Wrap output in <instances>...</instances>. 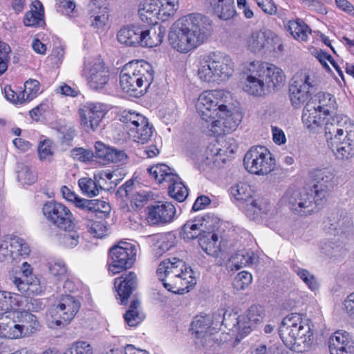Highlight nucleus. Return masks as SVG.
I'll list each match as a JSON object with an SVG mask.
<instances>
[{
  "label": "nucleus",
  "mask_w": 354,
  "mask_h": 354,
  "mask_svg": "<svg viewBox=\"0 0 354 354\" xmlns=\"http://www.w3.org/2000/svg\"><path fill=\"white\" fill-rule=\"evenodd\" d=\"M315 184L309 192H288L290 209L300 216H307L320 209L335 185V174L331 169H315L310 171Z\"/></svg>",
  "instance_id": "obj_1"
},
{
  "label": "nucleus",
  "mask_w": 354,
  "mask_h": 354,
  "mask_svg": "<svg viewBox=\"0 0 354 354\" xmlns=\"http://www.w3.org/2000/svg\"><path fill=\"white\" fill-rule=\"evenodd\" d=\"M212 20L201 13H191L178 19L170 28L168 40L173 48L187 53L204 43L210 35Z\"/></svg>",
  "instance_id": "obj_2"
},
{
  "label": "nucleus",
  "mask_w": 354,
  "mask_h": 354,
  "mask_svg": "<svg viewBox=\"0 0 354 354\" xmlns=\"http://www.w3.org/2000/svg\"><path fill=\"white\" fill-rule=\"evenodd\" d=\"M225 93L222 90H214L202 93L196 102V108L201 118L211 123V130L218 132L216 127L223 125L230 130H235L240 120H234L232 111L223 104Z\"/></svg>",
  "instance_id": "obj_3"
},
{
  "label": "nucleus",
  "mask_w": 354,
  "mask_h": 354,
  "mask_svg": "<svg viewBox=\"0 0 354 354\" xmlns=\"http://www.w3.org/2000/svg\"><path fill=\"white\" fill-rule=\"evenodd\" d=\"M247 71L244 90L251 95L262 96L279 89L284 84L283 71L273 64L252 62L248 64Z\"/></svg>",
  "instance_id": "obj_4"
},
{
  "label": "nucleus",
  "mask_w": 354,
  "mask_h": 354,
  "mask_svg": "<svg viewBox=\"0 0 354 354\" xmlns=\"http://www.w3.org/2000/svg\"><path fill=\"white\" fill-rule=\"evenodd\" d=\"M153 79L154 71L149 62L133 60L123 66L120 73V85L124 92L139 97L147 92Z\"/></svg>",
  "instance_id": "obj_5"
},
{
  "label": "nucleus",
  "mask_w": 354,
  "mask_h": 354,
  "mask_svg": "<svg viewBox=\"0 0 354 354\" xmlns=\"http://www.w3.org/2000/svg\"><path fill=\"white\" fill-rule=\"evenodd\" d=\"M279 336L286 347L297 353L309 349L313 342V333L299 313L286 316L279 328Z\"/></svg>",
  "instance_id": "obj_6"
},
{
  "label": "nucleus",
  "mask_w": 354,
  "mask_h": 354,
  "mask_svg": "<svg viewBox=\"0 0 354 354\" xmlns=\"http://www.w3.org/2000/svg\"><path fill=\"white\" fill-rule=\"evenodd\" d=\"M234 72V63L229 55L214 53L200 63L198 75L201 80L210 82L228 80Z\"/></svg>",
  "instance_id": "obj_7"
},
{
  "label": "nucleus",
  "mask_w": 354,
  "mask_h": 354,
  "mask_svg": "<svg viewBox=\"0 0 354 354\" xmlns=\"http://www.w3.org/2000/svg\"><path fill=\"white\" fill-rule=\"evenodd\" d=\"M156 272L160 280L167 278L168 281L174 282L175 287L181 285L192 288L196 283V279L192 276V268L187 267L183 260L176 257L161 261Z\"/></svg>",
  "instance_id": "obj_8"
},
{
  "label": "nucleus",
  "mask_w": 354,
  "mask_h": 354,
  "mask_svg": "<svg viewBox=\"0 0 354 354\" xmlns=\"http://www.w3.org/2000/svg\"><path fill=\"white\" fill-rule=\"evenodd\" d=\"M243 165L250 173L265 176L272 172L275 167V158L265 147H252L245 153Z\"/></svg>",
  "instance_id": "obj_9"
},
{
  "label": "nucleus",
  "mask_w": 354,
  "mask_h": 354,
  "mask_svg": "<svg viewBox=\"0 0 354 354\" xmlns=\"http://www.w3.org/2000/svg\"><path fill=\"white\" fill-rule=\"evenodd\" d=\"M135 246L127 242H120L111 247L109 252V270L118 274L131 267L136 260Z\"/></svg>",
  "instance_id": "obj_10"
},
{
  "label": "nucleus",
  "mask_w": 354,
  "mask_h": 354,
  "mask_svg": "<svg viewBox=\"0 0 354 354\" xmlns=\"http://www.w3.org/2000/svg\"><path fill=\"white\" fill-rule=\"evenodd\" d=\"M316 91L313 78L306 73L296 74L289 86V97L292 105L299 108Z\"/></svg>",
  "instance_id": "obj_11"
},
{
  "label": "nucleus",
  "mask_w": 354,
  "mask_h": 354,
  "mask_svg": "<svg viewBox=\"0 0 354 354\" xmlns=\"http://www.w3.org/2000/svg\"><path fill=\"white\" fill-rule=\"evenodd\" d=\"M83 75L86 79L88 86L95 91L104 88L110 80L109 69L100 59L85 62Z\"/></svg>",
  "instance_id": "obj_12"
},
{
  "label": "nucleus",
  "mask_w": 354,
  "mask_h": 354,
  "mask_svg": "<svg viewBox=\"0 0 354 354\" xmlns=\"http://www.w3.org/2000/svg\"><path fill=\"white\" fill-rule=\"evenodd\" d=\"M277 36L270 30L252 31L245 39V46L254 53H267L275 50Z\"/></svg>",
  "instance_id": "obj_13"
},
{
  "label": "nucleus",
  "mask_w": 354,
  "mask_h": 354,
  "mask_svg": "<svg viewBox=\"0 0 354 354\" xmlns=\"http://www.w3.org/2000/svg\"><path fill=\"white\" fill-rule=\"evenodd\" d=\"M42 212L47 220L59 229L74 225L73 214L62 203L55 201L47 202L44 205Z\"/></svg>",
  "instance_id": "obj_14"
},
{
  "label": "nucleus",
  "mask_w": 354,
  "mask_h": 354,
  "mask_svg": "<svg viewBox=\"0 0 354 354\" xmlns=\"http://www.w3.org/2000/svg\"><path fill=\"white\" fill-rule=\"evenodd\" d=\"M80 308V302L71 295H62L57 301L53 316L57 326L67 325L75 316Z\"/></svg>",
  "instance_id": "obj_15"
},
{
  "label": "nucleus",
  "mask_w": 354,
  "mask_h": 354,
  "mask_svg": "<svg viewBox=\"0 0 354 354\" xmlns=\"http://www.w3.org/2000/svg\"><path fill=\"white\" fill-rule=\"evenodd\" d=\"M105 111L100 104H88L79 109L81 127L86 131H96L100 127Z\"/></svg>",
  "instance_id": "obj_16"
},
{
  "label": "nucleus",
  "mask_w": 354,
  "mask_h": 354,
  "mask_svg": "<svg viewBox=\"0 0 354 354\" xmlns=\"http://www.w3.org/2000/svg\"><path fill=\"white\" fill-rule=\"evenodd\" d=\"M349 125H354L351 120L344 115L333 117L331 122H326L325 125V136L328 146L336 144L338 140L342 138L348 132Z\"/></svg>",
  "instance_id": "obj_17"
},
{
  "label": "nucleus",
  "mask_w": 354,
  "mask_h": 354,
  "mask_svg": "<svg viewBox=\"0 0 354 354\" xmlns=\"http://www.w3.org/2000/svg\"><path fill=\"white\" fill-rule=\"evenodd\" d=\"M176 214L174 205L168 202H158L148 207L147 221L151 225H162L170 223Z\"/></svg>",
  "instance_id": "obj_18"
},
{
  "label": "nucleus",
  "mask_w": 354,
  "mask_h": 354,
  "mask_svg": "<svg viewBox=\"0 0 354 354\" xmlns=\"http://www.w3.org/2000/svg\"><path fill=\"white\" fill-rule=\"evenodd\" d=\"M348 132L336 144L328 147L337 159L348 160L354 156V125L348 126Z\"/></svg>",
  "instance_id": "obj_19"
},
{
  "label": "nucleus",
  "mask_w": 354,
  "mask_h": 354,
  "mask_svg": "<svg viewBox=\"0 0 354 354\" xmlns=\"http://www.w3.org/2000/svg\"><path fill=\"white\" fill-rule=\"evenodd\" d=\"M137 277L133 272H129L115 281V287L118 292L117 297L120 300V304L126 305L133 291L137 288Z\"/></svg>",
  "instance_id": "obj_20"
},
{
  "label": "nucleus",
  "mask_w": 354,
  "mask_h": 354,
  "mask_svg": "<svg viewBox=\"0 0 354 354\" xmlns=\"http://www.w3.org/2000/svg\"><path fill=\"white\" fill-rule=\"evenodd\" d=\"M328 344L330 354H352L354 351L349 333L346 331L334 333Z\"/></svg>",
  "instance_id": "obj_21"
},
{
  "label": "nucleus",
  "mask_w": 354,
  "mask_h": 354,
  "mask_svg": "<svg viewBox=\"0 0 354 354\" xmlns=\"http://www.w3.org/2000/svg\"><path fill=\"white\" fill-rule=\"evenodd\" d=\"M326 227L334 235H344L346 236L353 230L352 218L347 214L333 215L328 218Z\"/></svg>",
  "instance_id": "obj_22"
},
{
  "label": "nucleus",
  "mask_w": 354,
  "mask_h": 354,
  "mask_svg": "<svg viewBox=\"0 0 354 354\" xmlns=\"http://www.w3.org/2000/svg\"><path fill=\"white\" fill-rule=\"evenodd\" d=\"M264 317V309L260 305H253L246 311L245 314L241 315V320L243 322V335H247L250 331L261 324Z\"/></svg>",
  "instance_id": "obj_23"
},
{
  "label": "nucleus",
  "mask_w": 354,
  "mask_h": 354,
  "mask_svg": "<svg viewBox=\"0 0 354 354\" xmlns=\"http://www.w3.org/2000/svg\"><path fill=\"white\" fill-rule=\"evenodd\" d=\"M95 149L94 156L107 162L123 163L127 158L124 151L107 147L101 142H95Z\"/></svg>",
  "instance_id": "obj_24"
},
{
  "label": "nucleus",
  "mask_w": 354,
  "mask_h": 354,
  "mask_svg": "<svg viewBox=\"0 0 354 354\" xmlns=\"http://www.w3.org/2000/svg\"><path fill=\"white\" fill-rule=\"evenodd\" d=\"M142 27L139 26H123L118 32L117 38L120 43L128 46H140L142 36L143 37Z\"/></svg>",
  "instance_id": "obj_25"
},
{
  "label": "nucleus",
  "mask_w": 354,
  "mask_h": 354,
  "mask_svg": "<svg viewBox=\"0 0 354 354\" xmlns=\"http://www.w3.org/2000/svg\"><path fill=\"white\" fill-rule=\"evenodd\" d=\"M205 1L210 5L214 14L220 19L227 21L232 19L236 15L234 0Z\"/></svg>",
  "instance_id": "obj_26"
},
{
  "label": "nucleus",
  "mask_w": 354,
  "mask_h": 354,
  "mask_svg": "<svg viewBox=\"0 0 354 354\" xmlns=\"http://www.w3.org/2000/svg\"><path fill=\"white\" fill-rule=\"evenodd\" d=\"M321 113L313 102H308L303 109L301 116L304 126L310 131L315 130L320 127L324 122Z\"/></svg>",
  "instance_id": "obj_27"
},
{
  "label": "nucleus",
  "mask_w": 354,
  "mask_h": 354,
  "mask_svg": "<svg viewBox=\"0 0 354 354\" xmlns=\"http://www.w3.org/2000/svg\"><path fill=\"white\" fill-rule=\"evenodd\" d=\"M88 6L91 26L95 28L104 27L109 19L106 7L102 6L98 0H91Z\"/></svg>",
  "instance_id": "obj_28"
},
{
  "label": "nucleus",
  "mask_w": 354,
  "mask_h": 354,
  "mask_svg": "<svg viewBox=\"0 0 354 354\" xmlns=\"http://www.w3.org/2000/svg\"><path fill=\"white\" fill-rule=\"evenodd\" d=\"M205 218L187 221L182 227L180 236L186 241L199 238L205 232Z\"/></svg>",
  "instance_id": "obj_29"
},
{
  "label": "nucleus",
  "mask_w": 354,
  "mask_h": 354,
  "mask_svg": "<svg viewBox=\"0 0 354 354\" xmlns=\"http://www.w3.org/2000/svg\"><path fill=\"white\" fill-rule=\"evenodd\" d=\"M143 39L142 38L141 46L152 48L158 46L162 42L165 36L166 29L162 26L153 27L149 30L142 27Z\"/></svg>",
  "instance_id": "obj_30"
},
{
  "label": "nucleus",
  "mask_w": 354,
  "mask_h": 354,
  "mask_svg": "<svg viewBox=\"0 0 354 354\" xmlns=\"http://www.w3.org/2000/svg\"><path fill=\"white\" fill-rule=\"evenodd\" d=\"M156 0H145L140 3L138 15L140 19L149 24H155L159 20V12Z\"/></svg>",
  "instance_id": "obj_31"
},
{
  "label": "nucleus",
  "mask_w": 354,
  "mask_h": 354,
  "mask_svg": "<svg viewBox=\"0 0 354 354\" xmlns=\"http://www.w3.org/2000/svg\"><path fill=\"white\" fill-rule=\"evenodd\" d=\"M315 108L325 115H330L335 109V98L328 93L319 92L310 98Z\"/></svg>",
  "instance_id": "obj_32"
},
{
  "label": "nucleus",
  "mask_w": 354,
  "mask_h": 354,
  "mask_svg": "<svg viewBox=\"0 0 354 354\" xmlns=\"http://www.w3.org/2000/svg\"><path fill=\"white\" fill-rule=\"evenodd\" d=\"M198 243L203 250L209 256L217 257L221 252L218 237L214 233L205 232L199 237Z\"/></svg>",
  "instance_id": "obj_33"
},
{
  "label": "nucleus",
  "mask_w": 354,
  "mask_h": 354,
  "mask_svg": "<svg viewBox=\"0 0 354 354\" xmlns=\"http://www.w3.org/2000/svg\"><path fill=\"white\" fill-rule=\"evenodd\" d=\"M322 252L334 261L344 258L348 252L346 245L340 241H328L323 243Z\"/></svg>",
  "instance_id": "obj_34"
},
{
  "label": "nucleus",
  "mask_w": 354,
  "mask_h": 354,
  "mask_svg": "<svg viewBox=\"0 0 354 354\" xmlns=\"http://www.w3.org/2000/svg\"><path fill=\"white\" fill-rule=\"evenodd\" d=\"M190 330L194 337H201L203 334L214 331L209 316L207 315L195 316L192 322Z\"/></svg>",
  "instance_id": "obj_35"
},
{
  "label": "nucleus",
  "mask_w": 354,
  "mask_h": 354,
  "mask_svg": "<svg viewBox=\"0 0 354 354\" xmlns=\"http://www.w3.org/2000/svg\"><path fill=\"white\" fill-rule=\"evenodd\" d=\"M22 306V295L7 291H0V310L8 312Z\"/></svg>",
  "instance_id": "obj_36"
},
{
  "label": "nucleus",
  "mask_w": 354,
  "mask_h": 354,
  "mask_svg": "<svg viewBox=\"0 0 354 354\" xmlns=\"http://www.w3.org/2000/svg\"><path fill=\"white\" fill-rule=\"evenodd\" d=\"M0 337L9 339L23 337L20 324L7 317L0 322Z\"/></svg>",
  "instance_id": "obj_37"
},
{
  "label": "nucleus",
  "mask_w": 354,
  "mask_h": 354,
  "mask_svg": "<svg viewBox=\"0 0 354 354\" xmlns=\"http://www.w3.org/2000/svg\"><path fill=\"white\" fill-rule=\"evenodd\" d=\"M148 172L159 183H169L176 179L177 174L171 171V169L165 164H158L148 169Z\"/></svg>",
  "instance_id": "obj_38"
},
{
  "label": "nucleus",
  "mask_w": 354,
  "mask_h": 354,
  "mask_svg": "<svg viewBox=\"0 0 354 354\" xmlns=\"http://www.w3.org/2000/svg\"><path fill=\"white\" fill-rule=\"evenodd\" d=\"M159 20L167 21L174 16L178 9V0H157Z\"/></svg>",
  "instance_id": "obj_39"
},
{
  "label": "nucleus",
  "mask_w": 354,
  "mask_h": 354,
  "mask_svg": "<svg viewBox=\"0 0 354 354\" xmlns=\"http://www.w3.org/2000/svg\"><path fill=\"white\" fill-rule=\"evenodd\" d=\"M119 120L123 124L124 129L129 133L131 132L135 127H138L139 124H143L144 116L136 111L124 110L120 113Z\"/></svg>",
  "instance_id": "obj_40"
},
{
  "label": "nucleus",
  "mask_w": 354,
  "mask_h": 354,
  "mask_svg": "<svg viewBox=\"0 0 354 354\" xmlns=\"http://www.w3.org/2000/svg\"><path fill=\"white\" fill-rule=\"evenodd\" d=\"M143 124H139L138 127H135L129 135L133 138L135 142L145 144L151 138L153 131L152 127H149L148 120L144 116Z\"/></svg>",
  "instance_id": "obj_41"
},
{
  "label": "nucleus",
  "mask_w": 354,
  "mask_h": 354,
  "mask_svg": "<svg viewBox=\"0 0 354 354\" xmlns=\"http://www.w3.org/2000/svg\"><path fill=\"white\" fill-rule=\"evenodd\" d=\"M21 318L19 324L23 337L29 336L39 330L40 324L35 315L24 311L21 314Z\"/></svg>",
  "instance_id": "obj_42"
},
{
  "label": "nucleus",
  "mask_w": 354,
  "mask_h": 354,
  "mask_svg": "<svg viewBox=\"0 0 354 354\" xmlns=\"http://www.w3.org/2000/svg\"><path fill=\"white\" fill-rule=\"evenodd\" d=\"M35 10L28 11L24 19V24L26 26H39L43 21L44 10L41 3L37 0L34 2Z\"/></svg>",
  "instance_id": "obj_43"
},
{
  "label": "nucleus",
  "mask_w": 354,
  "mask_h": 354,
  "mask_svg": "<svg viewBox=\"0 0 354 354\" xmlns=\"http://www.w3.org/2000/svg\"><path fill=\"white\" fill-rule=\"evenodd\" d=\"M288 30L297 40L306 41L311 30L303 21L297 19L288 22Z\"/></svg>",
  "instance_id": "obj_44"
},
{
  "label": "nucleus",
  "mask_w": 354,
  "mask_h": 354,
  "mask_svg": "<svg viewBox=\"0 0 354 354\" xmlns=\"http://www.w3.org/2000/svg\"><path fill=\"white\" fill-rule=\"evenodd\" d=\"M169 196L178 202L184 201L188 196V189L177 176L176 179L169 182L168 186Z\"/></svg>",
  "instance_id": "obj_45"
},
{
  "label": "nucleus",
  "mask_w": 354,
  "mask_h": 354,
  "mask_svg": "<svg viewBox=\"0 0 354 354\" xmlns=\"http://www.w3.org/2000/svg\"><path fill=\"white\" fill-rule=\"evenodd\" d=\"M256 261L257 256L251 251H239L232 257V262L236 270L253 265Z\"/></svg>",
  "instance_id": "obj_46"
},
{
  "label": "nucleus",
  "mask_w": 354,
  "mask_h": 354,
  "mask_svg": "<svg viewBox=\"0 0 354 354\" xmlns=\"http://www.w3.org/2000/svg\"><path fill=\"white\" fill-rule=\"evenodd\" d=\"M64 232L59 237V242L64 247L73 248L80 243V233L75 230V225L67 229H62Z\"/></svg>",
  "instance_id": "obj_47"
},
{
  "label": "nucleus",
  "mask_w": 354,
  "mask_h": 354,
  "mask_svg": "<svg viewBox=\"0 0 354 354\" xmlns=\"http://www.w3.org/2000/svg\"><path fill=\"white\" fill-rule=\"evenodd\" d=\"M39 89V82L36 80L30 79L24 84V90L22 92L21 97L17 96V100L22 104L35 98Z\"/></svg>",
  "instance_id": "obj_48"
},
{
  "label": "nucleus",
  "mask_w": 354,
  "mask_h": 354,
  "mask_svg": "<svg viewBox=\"0 0 354 354\" xmlns=\"http://www.w3.org/2000/svg\"><path fill=\"white\" fill-rule=\"evenodd\" d=\"M17 173L18 180L23 184L30 185L36 180V176L30 167L22 162L17 163Z\"/></svg>",
  "instance_id": "obj_49"
},
{
  "label": "nucleus",
  "mask_w": 354,
  "mask_h": 354,
  "mask_svg": "<svg viewBox=\"0 0 354 354\" xmlns=\"http://www.w3.org/2000/svg\"><path fill=\"white\" fill-rule=\"evenodd\" d=\"M223 325L230 330H237L243 335V322L241 320V315H238L236 313L226 312Z\"/></svg>",
  "instance_id": "obj_50"
},
{
  "label": "nucleus",
  "mask_w": 354,
  "mask_h": 354,
  "mask_svg": "<svg viewBox=\"0 0 354 354\" xmlns=\"http://www.w3.org/2000/svg\"><path fill=\"white\" fill-rule=\"evenodd\" d=\"M231 194L237 200L248 201L251 198V188L246 183H240L230 189Z\"/></svg>",
  "instance_id": "obj_51"
},
{
  "label": "nucleus",
  "mask_w": 354,
  "mask_h": 354,
  "mask_svg": "<svg viewBox=\"0 0 354 354\" xmlns=\"http://www.w3.org/2000/svg\"><path fill=\"white\" fill-rule=\"evenodd\" d=\"M78 184L82 192L88 197H93L98 195V185L91 178H82L79 180Z\"/></svg>",
  "instance_id": "obj_52"
},
{
  "label": "nucleus",
  "mask_w": 354,
  "mask_h": 354,
  "mask_svg": "<svg viewBox=\"0 0 354 354\" xmlns=\"http://www.w3.org/2000/svg\"><path fill=\"white\" fill-rule=\"evenodd\" d=\"M64 354H93V351L87 342L77 341L71 344Z\"/></svg>",
  "instance_id": "obj_53"
},
{
  "label": "nucleus",
  "mask_w": 354,
  "mask_h": 354,
  "mask_svg": "<svg viewBox=\"0 0 354 354\" xmlns=\"http://www.w3.org/2000/svg\"><path fill=\"white\" fill-rule=\"evenodd\" d=\"M252 281L251 273L247 271L239 272L233 280V287L237 290H243L248 288Z\"/></svg>",
  "instance_id": "obj_54"
},
{
  "label": "nucleus",
  "mask_w": 354,
  "mask_h": 354,
  "mask_svg": "<svg viewBox=\"0 0 354 354\" xmlns=\"http://www.w3.org/2000/svg\"><path fill=\"white\" fill-rule=\"evenodd\" d=\"M299 278L308 286L311 290H316L319 288V283L315 277L310 274L308 270L298 268L295 270Z\"/></svg>",
  "instance_id": "obj_55"
},
{
  "label": "nucleus",
  "mask_w": 354,
  "mask_h": 354,
  "mask_svg": "<svg viewBox=\"0 0 354 354\" xmlns=\"http://www.w3.org/2000/svg\"><path fill=\"white\" fill-rule=\"evenodd\" d=\"M206 158L216 165L220 166L221 162L225 163V158H223V149L216 147L214 145L209 146L205 151Z\"/></svg>",
  "instance_id": "obj_56"
},
{
  "label": "nucleus",
  "mask_w": 354,
  "mask_h": 354,
  "mask_svg": "<svg viewBox=\"0 0 354 354\" xmlns=\"http://www.w3.org/2000/svg\"><path fill=\"white\" fill-rule=\"evenodd\" d=\"M25 311L38 312L45 307V304L41 299L23 296V306Z\"/></svg>",
  "instance_id": "obj_57"
},
{
  "label": "nucleus",
  "mask_w": 354,
  "mask_h": 354,
  "mask_svg": "<svg viewBox=\"0 0 354 354\" xmlns=\"http://www.w3.org/2000/svg\"><path fill=\"white\" fill-rule=\"evenodd\" d=\"M37 151L40 160L50 162L53 160V152L51 149V142L49 140L41 142L38 146Z\"/></svg>",
  "instance_id": "obj_58"
},
{
  "label": "nucleus",
  "mask_w": 354,
  "mask_h": 354,
  "mask_svg": "<svg viewBox=\"0 0 354 354\" xmlns=\"http://www.w3.org/2000/svg\"><path fill=\"white\" fill-rule=\"evenodd\" d=\"M71 156L76 160L86 162L93 160L94 153L82 147H76L71 151Z\"/></svg>",
  "instance_id": "obj_59"
},
{
  "label": "nucleus",
  "mask_w": 354,
  "mask_h": 354,
  "mask_svg": "<svg viewBox=\"0 0 354 354\" xmlns=\"http://www.w3.org/2000/svg\"><path fill=\"white\" fill-rule=\"evenodd\" d=\"M10 52L11 49L9 45L0 41V75L3 74L8 68Z\"/></svg>",
  "instance_id": "obj_60"
},
{
  "label": "nucleus",
  "mask_w": 354,
  "mask_h": 354,
  "mask_svg": "<svg viewBox=\"0 0 354 354\" xmlns=\"http://www.w3.org/2000/svg\"><path fill=\"white\" fill-rule=\"evenodd\" d=\"M86 225L88 232L94 237L100 238L104 236V225L100 222L86 220Z\"/></svg>",
  "instance_id": "obj_61"
},
{
  "label": "nucleus",
  "mask_w": 354,
  "mask_h": 354,
  "mask_svg": "<svg viewBox=\"0 0 354 354\" xmlns=\"http://www.w3.org/2000/svg\"><path fill=\"white\" fill-rule=\"evenodd\" d=\"M225 315L226 312L224 311L223 309H218L212 315H207L209 316V318L211 319V325L212 326H213L214 330L218 329V327L223 324L224 315Z\"/></svg>",
  "instance_id": "obj_62"
},
{
  "label": "nucleus",
  "mask_w": 354,
  "mask_h": 354,
  "mask_svg": "<svg viewBox=\"0 0 354 354\" xmlns=\"http://www.w3.org/2000/svg\"><path fill=\"white\" fill-rule=\"evenodd\" d=\"M175 236L169 234L165 236L164 240L158 246L156 254L161 255L162 252L168 251L171 248L175 245Z\"/></svg>",
  "instance_id": "obj_63"
},
{
  "label": "nucleus",
  "mask_w": 354,
  "mask_h": 354,
  "mask_svg": "<svg viewBox=\"0 0 354 354\" xmlns=\"http://www.w3.org/2000/svg\"><path fill=\"white\" fill-rule=\"evenodd\" d=\"M49 271L59 279L66 276V268L63 262H54L53 263H50Z\"/></svg>",
  "instance_id": "obj_64"
}]
</instances>
